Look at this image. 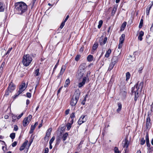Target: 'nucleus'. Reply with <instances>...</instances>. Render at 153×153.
Returning a JSON list of instances; mask_svg holds the SVG:
<instances>
[{
	"label": "nucleus",
	"mask_w": 153,
	"mask_h": 153,
	"mask_svg": "<svg viewBox=\"0 0 153 153\" xmlns=\"http://www.w3.org/2000/svg\"><path fill=\"white\" fill-rule=\"evenodd\" d=\"M86 67V64L85 63H82L79 66L78 70L85 71V69Z\"/></svg>",
	"instance_id": "4468645a"
},
{
	"label": "nucleus",
	"mask_w": 153,
	"mask_h": 153,
	"mask_svg": "<svg viewBox=\"0 0 153 153\" xmlns=\"http://www.w3.org/2000/svg\"><path fill=\"white\" fill-rule=\"evenodd\" d=\"M114 153H120V152L119 151L118 148L116 147H115L114 148Z\"/></svg>",
	"instance_id": "f704fd0d"
},
{
	"label": "nucleus",
	"mask_w": 153,
	"mask_h": 153,
	"mask_svg": "<svg viewBox=\"0 0 153 153\" xmlns=\"http://www.w3.org/2000/svg\"><path fill=\"white\" fill-rule=\"evenodd\" d=\"M118 108H122V104L121 103H119L118 104Z\"/></svg>",
	"instance_id": "0e129e2a"
},
{
	"label": "nucleus",
	"mask_w": 153,
	"mask_h": 153,
	"mask_svg": "<svg viewBox=\"0 0 153 153\" xmlns=\"http://www.w3.org/2000/svg\"><path fill=\"white\" fill-rule=\"evenodd\" d=\"M152 5L153 4H149L147 7L146 9V13L147 15H149L150 10L151 8Z\"/></svg>",
	"instance_id": "2eb2a0df"
},
{
	"label": "nucleus",
	"mask_w": 153,
	"mask_h": 153,
	"mask_svg": "<svg viewBox=\"0 0 153 153\" xmlns=\"http://www.w3.org/2000/svg\"><path fill=\"white\" fill-rule=\"evenodd\" d=\"M143 68V66H141L140 68H139L138 70V72L140 73H141L142 72V71Z\"/></svg>",
	"instance_id": "8fccbe9b"
},
{
	"label": "nucleus",
	"mask_w": 153,
	"mask_h": 153,
	"mask_svg": "<svg viewBox=\"0 0 153 153\" xmlns=\"http://www.w3.org/2000/svg\"><path fill=\"white\" fill-rule=\"evenodd\" d=\"M27 97H28V98H30L31 97V93L27 92L26 94Z\"/></svg>",
	"instance_id": "3c124183"
},
{
	"label": "nucleus",
	"mask_w": 153,
	"mask_h": 153,
	"mask_svg": "<svg viewBox=\"0 0 153 153\" xmlns=\"http://www.w3.org/2000/svg\"><path fill=\"white\" fill-rule=\"evenodd\" d=\"M107 40V38L103 36H102L100 38L99 43L100 45L102 46L106 42Z\"/></svg>",
	"instance_id": "423d86ee"
},
{
	"label": "nucleus",
	"mask_w": 153,
	"mask_h": 153,
	"mask_svg": "<svg viewBox=\"0 0 153 153\" xmlns=\"http://www.w3.org/2000/svg\"><path fill=\"white\" fill-rule=\"evenodd\" d=\"M111 53V49H108L106 51V53L105 55V56L106 58L108 57L110 55Z\"/></svg>",
	"instance_id": "4be33fe9"
},
{
	"label": "nucleus",
	"mask_w": 153,
	"mask_h": 153,
	"mask_svg": "<svg viewBox=\"0 0 153 153\" xmlns=\"http://www.w3.org/2000/svg\"><path fill=\"white\" fill-rule=\"evenodd\" d=\"M32 117V115H29L27 117L25 118L24 119L23 122V126L24 127L26 126L28 124L30 121Z\"/></svg>",
	"instance_id": "39448f33"
},
{
	"label": "nucleus",
	"mask_w": 153,
	"mask_h": 153,
	"mask_svg": "<svg viewBox=\"0 0 153 153\" xmlns=\"http://www.w3.org/2000/svg\"><path fill=\"white\" fill-rule=\"evenodd\" d=\"M116 10L117 8L115 7H114L111 12L112 15H114L115 14Z\"/></svg>",
	"instance_id": "e433bc0d"
},
{
	"label": "nucleus",
	"mask_w": 153,
	"mask_h": 153,
	"mask_svg": "<svg viewBox=\"0 0 153 153\" xmlns=\"http://www.w3.org/2000/svg\"><path fill=\"white\" fill-rule=\"evenodd\" d=\"M11 117L12 119V121L13 122H15L17 118V116L13 114H11Z\"/></svg>",
	"instance_id": "c85d7f7f"
},
{
	"label": "nucleus",
	"mask_w": 153,
	"mask_h": 153,
	"mask_svg": "<svg viewBox=\"0 0 153 153\" xmlns=\"http://www.w3.org/2000/svg\"><path fill=\"white\" fill-rule=\"evenodd\" d=\"M80 94V91L79 89L76 90L71 101L70 103L71 106H74L76 105L79 100Z\"/></svg>",
	"instance_id": "f03ea898"
},
{
	"label": "nucleus",
	"mask_w": 153,
	"mask_h": 153,
	"mask_svg": "<svg viewBox=\"0 0 153 153\" xmlns=\"http://www.w3.org/2000/svg\"><path fill=\"white\" fill-rule=\"evenodd\" d=\"M151 125V123H146V128L147 129L149 128Z\"/></svg>",
	"instance_id": "37998d69"
},
{
	"label": "nucleus",
	"mask_w": 153,
	"mask_h": 153,
	"mask_svg": "<svg viewBox=\"0 0 153 153\" xmlns=\"http://www.w3.org/2000/svg\"><path fill=\"white\" fill-rule=\"evenodd\" d=\"M85 71L80 70H78L76 76L78 79H80L83 76Z\"/></svg>",
	"instance_id": "6e6552de"
},
{
	"label": "nucleus",
	"mask_w": 153,
	"mask_h": 153,
	"mask_svg": "<svg viewBox=\"0 0 153 153\" xmlns=\"http://www.w3.org/2000/svg\"><path fill=\"white\" fill-rule=\"evenodd\" d=\"M126 24H127L126 22H125L122 24V25L121 26V28H120L121 31H123L124 30V29L126 26Z\"/></svg>",
	"instance_id": "a878e982"
},
{
	"label": "nucleus",
	"mask_w": 153,
	"mask_h": 153,
	"mask_svg": "<svg viewBox=\"0 0 153 153\" xmlns=\"http://www.w3.org/2000/svg\"><path fill=\"white\" fill-rule=\"evenodd\" d=\"M103 23V21L102 20H100L99 22V25H98V28H100L102 26V25Z\"/></svg>",
	"instance_id": "c9c22d12"
},
{
	"label": "nucleus",
	"mask_w": 153,
	"mask_h": 153,
	"mask_svg": "<svg viewBox=\"0 0 153 153\" xmlns=\"http://www.w3.org/2000/svg\"><path fill=\"white\" fill-rule=\"evenodd\" d=\"M123 43H121V42H120L118 46V48H121L122 47Z\"/></svg>",
	"instance_id": "680f3d73"
},
{
	"label": "nucleus",
	"mask_w": 153,
	"mask_h": 153,
	"mask_svg": "<svg viewBox=\"0 0 153 153\" xmlns=\"http://www.w3.org/2000/svg\"><path fill=\"white\" fill-rule=\"evenodd\" d=\"M139 91L135 90L134 87L132 88L131 94V95H133V94L134 95V100L135 102H136L137 100V98L139 97Z\"/></svg>",
	"instance_id": "20e7f679"
},
{
	"label": "nucleus",
	"mask_w": 153,
	"mask_h": 153,
	"mask_svg": "<svg viewBox=\"0 0 153 153\" xmlns=\"http://www.w3.org/2000/svg\"><path fill=\"white\" fill-rule=\"evenodd\" d=\"M80 56V55H77L75 58V60L76 61H78L79 59Z\"/></svg>",
	"instance_id": "a19ab883"
},
{
	"label": "nucleus",
	"mask_w": 153,
	"mask_h": 153,
	"mask_svg": "<svg viewBox=\"0 0 153 153\" xmlns=\"http://www.w3.org/2000/svg\"><path fill=\"white\" fill-rule=\"evenodd\" d=\"M7 89L10 91V93H11L15 89V86L12 82H11L10 84Z\"/></svg>",
	"instance_id": "f8f14e48"
},
{
	"label": "nucleus",
	"mask_w": 153,
	"mask_h": 153,
	"mask_svg": "<svg viewBox=\"0 0 153 153\" xmlns=\"http://www.w3.org/2000/svg\"><path fill=\"white\" fill-rule=\"evenodd\" d=\"M147 146V147H149L150 146V144L149 142H146Z\"/></svg>",
	"instance_id": "338daca9"
},
{
	"label": "nucleus",
	"mask_w": 153,
	"mask_h": 153,
	"mask_svg": "<svg viewBox=\"0 0 153 153\" xmlns=\"http://www.w3.org/2000/svg\"><path fill=\"white\" fill-rule=\"evenodd\" d=\"M17 144V142L16 141H14L12 144V146L13 147L15 146Z\"/></svg>",
	"instance_id": "6e6d98bb"
},
{
	"label": "nucleus",
	"mask_w": 153,
	"mask_h": 153,
	"mask_svg": "<svg viewBox=\"0 0 153 153\" xmlns=\"http://www.w3.org/2000/svg\"><path fill=\"white\" fill-rule=\"evenodd\" d=\"M52 130V128H50L47 130L46 132V136L45 137V140H47V141L48 140V137L51 135Z\"/></svg>",
	"instance_id": "9d476101"
},
{
	"label": "nucleus",
	"mask_w": 153,
	"mask_h": 153,
	"mask_svg": "<svg viewBox=\"0 0 153 153\" xmlns=\"http://www.w3.org/2000/svg\"><path fill=\"white\" fill-rule=\"evenodd\" d=\"M86 116V115H82L80 117L78 121V123L79 125H81L86 121V119L85 118Z\"/></svg>",
	"instance_id": "9b49d317"
},
{
	"label": "nucleus",
	"mask_w": 153,
	"mask_h": 153,
	"mask_svg": "<svg viewBox=\"0 0 153 153\" xmlns=\"http://www.w3.org/2000/svg\"><path fill=\"white\" fill-rule=\"evenodd\" d=\"M121 93L124 97H126V92L125 91H124L122 92H121Z\"/></svg>",
	"instance_id": "09e8293b"
},
{
	"label": "nucleus",
	"mask_w": 153,
	"mask_h": 153,
	"mask_svg": "<svg viewBox=\"0 0 153 153\" xmlns=\"http://www.w3.org/2000/svg\"><path fill=\"white\" fill-rule=\"evenodd\" d=\"M39 69L38 68L35 69L33 73L34 74V76H38L39 75L40 73H39Z\"/></svg>",
	"instance_id": "412c9836"
},
{
	"label": "nucleus",
	"mask_w": 153,
	"mask_h": 153,
	"mask_svg": "<svg viewBox=\"0 0 153 153\" xmlns=\"http://www.w3.org/2000/svg\"><path fill=\"white\" fill-rule=\"evenodd\" d=\"M25 149V148L23 147V146H21L20 147L19 150L20 151H22L23 150Z\"/></svg>",
	"instance_id": "69168bd1"
},
{
	"label": "nucleus",
	"mask_w": 153,
	"mask_h": 153,
	"mask_svg": "<svg viewBox=\"0 0 153 153\" xmlns=\"http://www.w3.org/2000/svg\"><path fill=\"white\" fill-rule=\"evenodd\" d=\"M10 137L12 139H14L15 137V134L14 133H11L10 136Z\"/></svg>",
	"instance_id": "72a5a7b5"
},
{
	"label": "nucleus",
	"mask_w": 153,
	"mask_h": 153,
	"mask_svg": "<svg viewBox=\"0 0 153 153\" xmlns=\"http://www.w3.org/2000/svg\"><path fill=\"white\" fill-rule=\"evenodd\" d=\"M71 125H72L71 124H70L69 123H68L67 125H66V126H67V130H68V131L70 129V128H71Z\"/></svg>",
	"instance_id": "58836bf2"
},
{
	"label": "nucleus",
	"mask_w": 153,
	"mask_h": 153,
	"mask_svg": "<svg viewBox=\"0 0 153 153\" xmlns=\"http://www.w3.org/2000/svg\"><path fill=\"white\" fill-rule=\"evenodd\" d=\"M66 69L65 66V65H62V67L61 70L63 71L64 72L65 69Z\"/></svg>",
	"instance_id": "4d7b16f0"
},
{
	"label": "nucleus",
	"mask_w": 153,
	"mask_h": 153,
	"mask_svg": "<svg viewBox=\"0 0 153 153\" xmlns=\"http://www.w3.org/2000/svg\"><path fill=\"white\" fill-rule=\"evenodd\" d=\"M93 57L92 55H89L87 57V60L88 61L90 62L92 61L93 60Z\"/></svg>",
	"instance_id": "393cba45"
},
{
	"label": "nucleus",
	"mask_w": 153,
	"mask_h": 153,
	"mask_svg": "<svg viewBox=\"0 0 153 153\" xmlns=\"http://www.w3.org/2000/svg\"><path fill=\"white\" fill-rule=\"evenodd\" d=\"M75 117V113L74 112H73L71 114L70 117L71 118V119H74V118Z\"/></svg>",
	"instance_id": "79ce46f5"
},
{
	"label": "nucleus",
	"mask_w": 153,
	"mask_h": 153,
	"mask_svg": "<svg viewBox=\"0 0 153 153\" xmlns=\"http://www.w3.org/2000/svg\"><path fill=\"white\" fill-rule=\"evenodd\" d=\"M4 10V7L3 3L0 1V12H3Z\"/></svg>",
	"instance_id": "5701e85b"
},
{
	"label": "nucleus",
	"mask_w": 153,
	"mask_h": 153,
	"mask_svg": "<svg viewBox=\"0 0 153 153\" xmlns=\"http://www.w3.org/2000/svg\"><path fill=\"white\" fill-rule=\"evenodd\" d=\"M126 80L128 81L130 77V74L129 72H127L126 74Z\"/></svg>",
	"instance_id": "c756f323"
},
{
	"label": "nucleus",
	"mask_w": 153,
	"mask_h": 153,
	"mask_svg": "<svg viewBox=\"0 0 153 153\" xmlns=\"http://www.w3.org/2000/svg\"><path fill=\"white\" fill-rule=\"evenodd\" d=\"M144 33L143 31H140L139 33V35L138 37V40L141 41L143 39L142 37L144 35Z\"/></svg>",
	"instance_id": "a211bd4d"
},
{
	"label": "nucleus",
	"mask_w": 153,
	"mask_h": 153,
	"mask_svg": "<svg viewBox=\"0 0 153 153\" xmlns=\"http://www.w3.org/2000/svg\"><path fill=\"white\" fill-rule=\"evenodd\" d=\"M65 22H63L61 24V25L60 26V28L61 29H62L64 26L65 25Z\"/></svg>",
	"instance_id": "864d4df0"
},
{
	"label": "nucleus",
	"mask_w": 153,
	"mask_h": 153,
	"mask_svg": "<svg viewBox=\"0 0 153 153\" xmlns=\"http://www.w3.org/2000/svg\"><path fill=\"white\" fill-rule=\"evenodd\" d=\"M125 35L124 34H122L120 39V42L121 43H123L125 39Z\"/></svg>",
	"instance_id": "b1692460"
},
{
	"label": "nucleus",
	"mask_w": 153,
	"mask_h": 153,
	"mask_svg": "<svg viewBox=\"0 0 153 153\" xmlns=\"http://www.w3.org/2000/svg\"><path fill=\"white\" fill-rule=\"evenodd\" d=\"M12 49V48H9L8 51H7L6 53L5 54L6 55L7 54H8L10 52V51H11V50Z\"/></svg>",
	"instance_id": "5fc2aeb1"
},
{
	"label": "nucleus",
	"mask_w": 153,
	"mask_h": 153,
	"mask_svg": "<svg viewBox=\"0 0 153 153\" xmlns=\"http://www.w3.org/2000/svg\"><path fill=\"white\" fill-rule=\"evenodd\" d=\"M98 44L97 43H95L93 45V49L94 50H95L98 47Z\"/></svg>",
	"instance_id": "2f4dec72"
},
{
	"label": "nucleus",
	"mask_w": 153,
	"mask_h": 153,
	"mask_svg": "<svg viewBox=\"0 0 153 153\" xmlns=\"http://www.w3.org/2000/svg\"><path fill=\"white\" fill-rule=\"evenodd\" d=\"M18 126L16 125L14 126V130L15 131H16L18 130Z\"/></svg>",
	"instance_id": "603ef678"
},
{
	"label": "nucleus",
	"mask_w": 153,
	"mask_h": 153,
	"mask_svg": "<svg viewBox=\"0 0 153 153\" xmlns=\"http://www.w3.org/2000/svg\"><path fill=\"white\" fill-rule=\"evenodd\" d=\"M131 57L132 58L131 59V61H133L135 60L136 58L135 56H134L132 57H131Z\"/></svg>",
	"instance_id": "774afa93"
},
{
	"label": "nucleus",
	"mask_w": 153,
	"mask_h": 153,
	"mask_svg": "<svg viewBox=\"0 0 153 153\" xmlns=\"http://www.w3.org/2000/svg\"><path fill=\"white\" fill-rule=\"evenodd\" d=\"M120 59V56L119 55L117 56H114L111 59V62L116 65L119 62Z\"/></svg>",
	"instance_id": "1a4fd4ad"
},
{
	"label": "nucleus",
	"mask_w": 153,
	"mask_h": 153,
	"mask_svg": "<svg viewBox=\"0 0 153 153\" xmlns=\"http://www.w3.org/2000/svg\"><path fill=\"white\" fill-rule=\"evenodd\" d=\"M115 65V64L113 63L112 62H111V63L110 64L108 68V71L111 70L112 68H113L114 66Z\"/></svg>",
	"instance_id": "cd10ccee"
},
{
	"label": "nucleus",
	"mask_w": 153,
	"mask_h": 153,
	"mask_svg": "<svg viewBox=\"0 0 153 153\" xmlns=\"http://www.w3.org/2000/svg\"><path fill=\"white\" fill-rule=\"evenodd\" d=\"M70 83V80L69 78L67 79L65 82L64 87L66 88L69 85Z\"/></svg>",
	"instance_id": "bb28decb"
},
{
	"label": "nucleus",
	"mask_w": 153,
	"mask_h": 153,
	"mask_svg": "<svg viewBox=\"0 0 153 153\" xmlns=\"http://www.w3.org/2000/svg\"><path fill=\"white\" fill-rule=\"evenodd\" d=\"M128 140L127 139H125V142L123 145V147L125 148H126L124 149L125 151L126 152L127 148L128 147Z\"/></svg>",
	"instance_id": "6ab92c4d"
},
{
	"label": "nucleus",
	"mask_w": 153,
	"mask_h": 153,
	"mask_svg": "<svg viewBox=\"0 0 153 153\" xmlns=\"http://www.w3.org/2000/svg\"><path fill=\"white\" fill-rule=\"evenodd\" d=\"M15 7L16 12V13L19 15L23 14L27 9V5L22 1L16 3L15 4Z\"/></svg>",
	"instance_id": "f257e3e1"
},
{
	"label": "nucleus",
	"mask_w": 153,
	"mask_h": 153,
	"mask_svg": "<svg viewBox=\"0 0 153 153\" xmlns=\"http://www.w3.org/2000/svg\"><path fill=\"white\" fill-rule=\"evenodd\" d=\"M146 141L143 138H141L140 140V144L142 145H143L145 143Z\"/></svg>",
	"instance_id": "473e14b6"
},
{
	"label": "nucleus",
	"mask_w": 153,
	"mask_h": 153,
	"mask_svg": "<svg viewBox=\"0 0 153 153\" xmlns=\"http://www.w3.org/2000/svg\"><path fill=\"white\" fill-rule=\"evenodd\" d=\"M10 93V91L9 90H8L7 89L5 92V93L4 95V96L7 97V96H8L9 95Z\"/></svg>",
	"instance_id": "ea45409f"
},
{
	"label": "nucleus",
	"mask_w": 153,
	"mask_h": 153,
	"mask_svg": "<svg viewBox=\"0 0 153 153\" xmlns=\"http://www.w3.org/2000/svg\"><path fill=\"white\" fill-rule=\"evenodd\" d=\"M23 114V113L22 112L17 117V118L18 119H19L22 116V115Z\"/></svg>",
	"instance_id": "bf43d9fd"
},
{
	"label": "nucleus",
	"mask_w": 153,
	"mask_h": 153,
	"mask_svg": "<svg viewBox=\"0 0 153 153\" xmlns=\"http://www.w3.org/2000/svg\"><path fill=\"white\" fill-rule=\"evenodd\" d=\"M27 86H26L25 83H22L19 88L20 89L23 91L27 88Z\"/></svg>",
	"instance_id": "dca6fc26"
},
{
	"label": "nucleus",
	"mask_w": 153,
	"mask_h": 153,
	"mask_svg": "<svg viewBox=\"0 0 153 153\" xmlns=\"http://www.w3.org/2000/svg\"><path fill=\"white\" fill-rule=\"evenodd\" d=\"M59 62V60L57 62V63H56V64L54 66V68H53V73L54 71L56 70V68L57 67V66L58 65Z\"/></svg>",
	"instance_id": "c03bdc74"
},
{
	"label": "nucleus",
	"mask_w": 153,
	"mask_h": 153,
	"mask_svg": "<svg viewBox=\"0 0 153 153\" xmlns=\"http://www.w3.org/2000/svg\"><path fill=\"white\" fill-rule=\"evenodd\" d=\"M143 82H141L139 84V82H138L135 85L134 88H135V90L139 91V89H140V91H142L143 87Z\"/></svg>",
	"instance_id": "0eeeda50"
},
{
	"label": "nucleus",
	"mask_w": 153,
	"mask_h": 153,
	"mask_svg": "<svg viewBox=\"0 0 153 153\" xmlns=\"http://www.w3.org/2000/svg\"><path fill=\"white\" fill-rule=\"evenodd\" d=\"M69 18V15H67V16L66 18L65 19V20L63 21V22L65 23L67 21V20Z\"/></svg>",
	"instance_id": "e2e57ef3"
},
{
	"label": "nucleus",
	"mask_w": 153,
	"mask_h": 153,
	"mask_svg": "<svg viewBox=\"0 0 153 153\" xmlns=\"http://www.w3.org/2000/svg\"><path fill=\"white\" fill-rule=\"evenodd\" d=\"M55 139V137H53L52 138H51V139L49 141V143H52L53 141H54V140Z\"/></svg>",
	"instance_id": "de8ad7c7"
},
{
	"label": "nucleus",
	"mask_w": 153,
	"mask_h": 153,
	"mask_svg": "<svg viewBox=\"0 0 153 153\" xmlns=\"http://www.w3.org/2000/svg\"><path fill=\"white\" fill-rule=\"evenodd\" d=\"M28 143V141L27 140H26L22 145V146H23L25 148L26 146Z\"/></svg>",
	"instance_id": "a18cd8bd"
},
{
	"label": "nucleus",
	"mask_w": 153,
	"mask_h": 153,
	"mask_svg": "<svg viewBox=\"0 0 153 153\" xmlns=\"http://www.w3.org/2000/svg\"><path fill=\"white\" fill-rule=\"evenodd\" d=\"M49 152V149L48 148H46L45 149L44 152V153H48Z\"/></svg>",
	"instance_id": "13d9d810"
},
{
	"label": "nucleus",
	"mask_w": 153,
	"mask_h": 153,
	"mask_svg": "<svg viewBox=\"0 0 153 153\" xmlns=\"http://www.w3.org/2000/svg\"><path fill=\"white\" fill-rule=\"evenodd\" d=\"M86 79L87 78L86 76L83 77L82 82L79 83L78 84V87L79 88H81L85 85Z\"/></svg>",
	"instance_id": "ddd939ff"
},
{
	"label": "nucleus",
	"mask_w": 153,
	"mask_h": 153,
	"mask_svg": "<svg viewBox=\"0 0 153 153\" xmlns=\"http://www.w3.org/2000/svg\"><path fill=\"white\" fill-rule=\"evenodd\" d=\"M70 110L69 109H68L66 110L65 111V114L66 115H68L69 114Z\"/></svg>",
	"instance_id": "052dcab7"
},
{
	"label": "nucleus",
	"mask_w": 153,
	"mask_h": 153,
	"mask_svg": "<svg viewBox=\"0 0 153 153\" xmlns=\"http://www.w3.org/2000/svg\"><path fill=\"white\" fill-rule=\"evenodd\" d=\"M143 19H141L140 21V24L139 26V27L140 28H141L143 26Z\"/></svg>",
	"instance_id": "7c9ffc66"
},
{
	"label": "nucleus",
	"mask_w": 153,
	"mask_h": 153,
	"mask_svg": "<svg viewBox=\"0 0 153 153\" xmlns=\"http://www.w3.org/2000/svg\"><path fill=\"white\" fill-rule=\"evenodd\" d=\"M68 135V133L67 132L62 134V135L61 137V139H62L63 141H65L66 140Z\"/></svg>",
	"instance_id": "aec40b11"
},
{
	"label": "nucleus",
	"mask_w": 153,
	"mask_h": 153,
	"mask_svg": "<svg viewBox=\"0 0 153 153\" xmlns=\"http://www.w3.org/2000/svg\"><path fill=\"white\" fill-rule=\"evenodd\" d=\"M64 71H62L60 70V72L59 74L57 76V78H59L60 77V76H61L63 74V73H64Z\"/></svg>",
	"instance_id": "4c0bfd02"
},
{
	"label": "nucleus",
	"mask_w": 153,
	"mask_h": 153,
	"mask_svg": "<svg viewBox=\"0 0 153 153\" xmlns=\"http://www.w3.org/2000/svg\"><path fill=\"white\" fill-rule=\"evenodd\" d=\"M32 59V57L30 55H25L23 56L22 62L24 66L27 67L30 65Z\"/></svg>",
	"instance_id": "7ed1b4c3"
},
{
	"label": "nucleus",
	"mask_w": 153,
	"mask_h": 153,
	"mask_svg": "<svg viewBox=\"0 0 153 153\" xmlns=\"http://www.w3.org/2000/svg\"><path fill=\"white\" fill-rule=\"evenodd\" d=\"M146 122L147 123H151V119L150 117L149 116V115L148 114V117L146 119Z\"/></svg>",
	"instance_id": "49530a36"
},
{
	"label": "nucleus",
	"mask_w": 153,
	"mask_h": 153,
	"mask_svg": "<svg viewBox=\"0 0 153 153\" xmlns=\"http://www.w3.org/2000/svg\"><path fill=\"white\" fill-rule=\"evenodd\" d=\"M23 92L22 90L20 89H19V91L18 92L15 94L14 96L12 97V98L13 100H15L18 96L20 94H21L22 92Z\"/></svg>",
	"instance_id": "f3484780"
}]
</instances>
